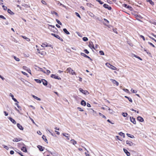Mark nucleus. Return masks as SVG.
<instances>
[{
	"label": "nucleus",
	"instance_id": "1",
	"mask_svg": "<svg viewBox=\"0 0 156 156\" xmlns=\"http://www.w3.org/2000/svg\"><path fill=\"white\" fill-rule=\"evenodd\" d=\"M66 71L69 72V73L71 74L72 75H76V73L70 67L66 69Z\"/></svg>",
	"mask_w": 156,
	"mask_h": 156
},
{
	"label": "nucleus",
	"instance_id": "2",
	"mask_svg": "<svg viewBox=\"0 0 156 156\" xmlns=\"http://www.w3.org/2000/svg\"><path fill=\"white\" fill-rule=\"evenodd\" d=\"M79 90L81 92L85 95H87L89 94L88 91L86 90H83L82 88H80Z\"/></svg>",
	"mask_w": 156,
	"mask_h": 156
},
{
	"label": "nucleus",
	"instance_id": "3",
	"mask_svg": "<svg viewBox=\"0 0 156 156\" xmlns=\"http://www.w3.org/2000/svg\"><path fill=\"white\" fill-rule=\"evenodd\" d=\"M51 35L54 36V37H55L56 38L58 39H59V40H60L61 41H63V40L62 38H60V37L59 36V35H57L56 34H53V33H52L51 34Z\"/></svg>",
	"mask_w": 156,
	"mask_h": 156
},
{
	"label": "nucleus",
	"instance_id": "4",
	"mask_svg": "<svg viewBox=\"0 0 156 156\" xmlns=\"http://www.w3.org/2000/svg\"><path fill=\"white\" fill-rule=\"evenodd\" d=\"M51 77L52 78L57 79L59 80H61V79L60 77L53 74H52L51 75Z\"/></svg>",
	"mask_w": 156,
	"mask_h": 156
},
{
	"label": "nucleus",
	"instance_id": "5",
	"mask_svg": "<svg viewBox=\"0 0 156 156\" xmlns=\"http://www.w3.org/2000/svg\"><path fill=\"white\" fill-rule=\"evenodd\" d=\"M126 144L128 145L129 146H134L135 145V144L134 143L130 141L126 140Z\"/></svg>",
	"mask_w": 156,
	"mask_h": 156
},
{
	"label": "nucleus",
	"instance_id": "6",
	"mask_svg": "<svg viewBox=\"0 0 156 156\" xmlns=\"http://www.w3.org/2000/svg\"><path fill=\"white\" fill-rule=\"evenodd\" d=\"M103 6L105 8L109 10H111L112 9L111 7L107 4H104L103 5Z\"/></svg>",
	"mask_w": 156,
	"mask_h": 156
},
{
	"label": "nucleus",
	"instance_id": "7",
	"mask_svg": "<svg viewBox=\"0 0 156 156\" xmlns=\"http://www.w3.org/2000/svg\"><path fill=\"white\" fill-rule=\"evenodd\" d=\"M88 46L91 49L92 48L95 50V48L94 46V45L93 43V42L92 41H90L89 42V44L88 45Z\"/></svg>",
	"mask_w": 156,
	"mask_h": 156
},
{
	"label": "nucleus",
	"instance_id": "8",
	"mask_svg": "<svg viewBox=\"0 0 156 156\" xmlns=\"http://www.w3.org/2000/svg\"><path fill=\"white\" fill-rule=\"evenodd\" d=\"M80 55L81 56H83L89 59L91 61H92V59L89 56L86 55L84 53L81 52L80 53Z\"/></svg>",
	"mask_w": 156,
	"mask_h": 156
},
{
	"label": "nucleus",
	"instance_id": "9",
	"mask_svg": "<svg viewBox=\"0 0 156 156\" xmlns=\"http://www.w3.org/2000/svg\"><path fill=\"white\" fill-rule=\"evenodd\" d=\"M64 136L66 137V139L68 140H69V137L70 136L69 134L67 133H63L62 134Z\"/></svg>",
	"mask_w": 156,
	"mask_h": 156
},
{
	"label": "nucleus",
	"instance_id": "10",
	"mask_svg": "<svg viewBox=\"0 0 156 156\" xmlns=\"http://www.w3.org/2000/svg\"><path fill=\"white\" fill-rule=\"evenodd\" d=\"M130 119L131 122L133 124H136V121L135 118H133V117H130Z\"/></svg>",
	"mask_w": 156,
	"mask_h": 156
},
{
	"label": "nucleus",
	"instance_id": "11",
	"mask_svg": "<svg viewBox=\"0 0 156 156\" xmlns=\"http://www.w3.org/2000/svg\"><path fill=\"white\" fill-rule=\"evenodd\" d=\"M110 80L112 82L113 84H115L117 86H118L119 85V83L117 81H116L115 80L112 79H110Z\"/></svg>",
	"mask_w": 156,
	"mask_h": 156
},
{
	"label": "nucleus",
	"instance_id": "12",
	"mask_svg": "<svg viewBox=\"0 0 156 156\" xmlns=\"http://www.w3.org/2000/svg\"><path fill=\"white\" fill-rule=\"evenodd\" d=\"M9 96L11 97L12 98V99L15 102L18 103L19 102L17 101V100L15 98H14V96L11 94L10 93L9 94Z\"/></svg>",
	"mask_w": 156,
	"mask_h": 156
},
{
	"label": "nucleus",
	"instance_id": "13",
	"mask_svg": "<svg viewBox=\"0 0 156 156\" xmlns=\"http://www.w3.org/2000/svg\"><path fill=\"white\" fill-rule=\"evenodd\" d=\"M17 126L19 129L22 130H23V127L20 124L17 123Z\"/></svg>",
	"mask_w": 156,
	"mask_h": 156
},
{
	"label": "nucleus",
	"instance_id": "14",
	"mask_svg": "<svg viewBox=\"0 0 156 156\" xmlns=\"http://www.w3.org/2000/svg\"><path fill=\"white\" fill-rule=\"evenodd\" d=\"M122 5L123 6L129 9H131L132 8V7L131 6L128 5L126 4H123Z\"/></svg>",
	"mask_w": 156,
	"mask_h": 156
},
{
	"label": "nucleus",
	"instance_id": "15",
	"mask_svg": "<svg viewBox=\"0 0 156 156\" xmlns=\"http://www.w3.org/2000/svg\"><path fill=\"white\" fill-rule=\"evenodd\" d=\"M22 140V139L21 138H14L12 140V141L14 142H17L20 141Z\"/></svg>",
	"mask_w": 156,
	"mask_h": 156
},
{
	"label": "nucleus",
	"instance_id": "16",
	"mask_svg": "<svg viewBox=\"0 0 156 156\" xmlns=\"http://www.w3.org/2000/svg\"><path fill=\"white\" fill-rule=\"evenodd\" d=\"M137 120L139 121V122H143L144 121V119H143V118H142V117H141V116H138L137 117Z\"/></svg>",
	"mask_w": 156,
	"mask_h": 156
},
{
	"label": "nucleus",
	"instance_id": "17",
	"mask_svg": "<svg viewBox=\"0 0 156 156\" xmlns=\"http://www.w3.org/2000/svg\"><path fill=\"white\" fill-rule=\"evenodd\" d=\"M8 118L14 124H16V121L11 117H9Z\"/></svg>",
	"mask_w": 156,
	"mask_h": 156
},
{
	"label": "nucleus",
	"instance_id": "18",
	"mask_svg": "<svg viewBox=\"0 0 156 156\" xmlns=\"http://www.w3.org/2000/svg\"><path fill=\"white\" fill-rule=\"evenodd\" d=\"M37 148L39 149V150L41 151H44V147H42L40 145H38L37 146Z\"/></svg>",
	"mask_w": 156,
	"mask_h": 156
},
{
	"label": "nucleus",
	"instance_id": "19",
	"mask_svg": "<svg viewBox=\"0 0 156 156\" xmlns=\"http://www.w3.org/2000/svg\"><path fill=\"white\" fill-rule=\"evenodd\" d=\"M123 151L127 156H129L130 155V153L127 150L124 148Z\"/></svg>",
	"mask_w": 156,
	"mask_h": 156
},
{
	"label": "nucleus",
	"instance_id": "20",
	"mask_svg": "<svg viewBox=\"0 0 156 156\" xmlns=\"http://www.w3.org/2000/svg\"><path fill=\"white\" fill-rule=\"evenodd\" d=\"M42 82L43 84L44 85L46 86L47 85V82L45 80L43 79H42Z\"/></svg>",
	"mask_w": 156,
	"mask_h": 156
},
{
	"label": "nucleus",
	"instance_id": "21",
	"mask_svg": "<svg viewBox=\"0 0 156 156\" xmlns=\"http://www.w3.org/2000/svg\"><path fill=\"white\" fill-rule=\"evenodd\" d=\"M38 53L43 55H44L46 54V52L44 51H38L37 54H38Z\"/></svg>",
	"mask_w": 156,
	"mask_h": 156
},
{
	"label": "nucleus",
	"instance_id": "22",
	"mask_svg": "<svg viewBox=\"0 0 156 156\" xmlns=\"http://www.w3.org/2000/svg\"><path fill=\"white\" fill-rule=\"evenodd\" d=\"M86 102L83 100L81 101V105L83 106H86Z\"/></svg>",
	"mask_w": 156,
	"mask_h": 156
},
{
	"label": "nucleus",
	"instance_id": "23",
	"mask_svg": "<svg viewBox=\"0 0 156 156\" xmlns=\"http://www.w3.org/2000/svg\"><path fill=\"white\" fill-rule=\"evenodd\" d=\"M21 150L24 152H27V149L26 147L24 146L21 149Z\"/></svg>",
	"mask_w": 156,
	"mask_h": 156
},
{
	"label": "nucleus",
	"instance_id": "24",
	"mask_svg": "<svg viewBox=\"0 0 156 156\" xmlns=\"http://www.w3.org/2000/svg\"><path fill=\"white\" fill-rule=\"evenodd\" d=\"M63 31L65 33H66L67 34H70L69 32L66 29L64 28L63 29Z\"/></svg>",
	"mask_w": 156,
	"mask_h": 156
},
{
	"label": "nucleus",
	"instance_id": "25",
	"mask_svg": "<svg viewBox=\"0 0 156 156\" xmlns=\"http://www.w3.org/2000/svg\"><path fill=\"white\" fill-rule=\"evenodd\" d=\"M48 43L46 42H45L42 44V45H41V47H42L44 48L48 46Z\"/></svg>",
	"mask_w": 156,
	"mask_h": 156
},
{
	"label": "nucleus",
	"instance_id": "26",
	"mask_svg": "<svg viewBox=\"0 0 156 156\" xmlns=\"http://www.w3.org/2000/svg\"><path fill=\"white\" fill-rule=\"evenodd\" d=\"M72 144L73 145H75V144H76V142L74 139H72L70 140Z\"/></svg>",
	"mask_w": 156,
	"mask_h": 156
},
{
	"label": "nucleus",
	"instance_id": "27",
	"mask_svg": "<svg viewBox=\"0 0 156 156\" xmlns=\"http://www.w3.org/2000/svg\"><path fill=\"white\" fill-rule=\"evenodd\" d=\"M7 12L8 13H9L11 15H12L14 14V13L11 10L9 9H8Z\"/></svg>",
	"mask_w": 156,
	"mask_h": 156
},
{
	"label": "nucleus",
	"instance_id": "28",
	"mask_svg": "<svg viewBox=\"0 0 156 156\" xmlns=\"http://www.w3.org/2000/svg\"><path fill=\"white\" fill-rule=\"evenodd\" d=\"M146 1L147 2H149L151 5H154V2L151 0H146Z\"/></svg>",
	"mask_w": 156,
	"mask_h": 156
},
{
	"label": "nucleus",
	"instance_id": "29",
	"mask_svg": "<svg viewBox=\"0 0 156 156\" xmlns=\"http://www.w3.org/2000/svg\"><path fill=\"white\" fill-rule=\"evenodd\" d=\"M42 137L43 138V140H44L45 141V142H46L47 143H48V140L46 138L45 136L44 135H43Z\"/></svg>",
	"mask_w": 156,
	"mask_h": 156
},
{
	"label": "nucleus",
	"instance_id": "30",
	"mask_svg": "<svg viewBox=\"0 0 156 156\" xmlns=\"http://www.w3.org/2000/svg\"><path fill=\"white\" fill-rule=\"evenodd\" d=\"M32 96H33V98H34V99H35L39 101L41 100V99L40 98L37 97V96H36L35 95H33Z\"/></svg>",
	"mask_w": 156,
	"mask_h": 156
},
{
	"label": "nucleus",
	"instance_id": "31",
	"mask_svg": "<svg viewBox=\"0 0 156 156\" xmlns=\"http://www.w3.org/2000/svg\"><path fill=\"white\" fill-rule=\"evenodd\" d=\"M109 68L114 70H116L117 69V68L111 65Z\"/></svg>",
	"mask_w": 156,
	"mask_h": 156
},
{
	"label": "nucleus",
	"instance_id": "32",
	"mask_svg": "<svg viewBox=\"0 0 156 156\" xmlns=\"http://www.w3.org/2000/svg\"><path fill=\"white\" fill-rule=\"evenodd\" d=\"M125 97L126 98H127L130 102H132L133 101L131 98L126 96H125Z\"/></svg>",
	"mask_w": 156,
	"mask_h": 156
},
{
	"label": "nucleus",
	"instance_id": "33",
	"mask_svg": "<svg viewBox=\"0 0 156 156\" xmlns=\"http://www.w3.org/2000/svg\"><path fill=\"white\" fill-rule=\"evenodd\" d=\"M99 115L101 116L102 118H105V119H106V116L104 115H103L102 113H101L100 112H99Z\"/></svg>",
	"mask_w": 156,
	"mask_h": 156
},
{
	"label": "nucleus",
	"instance_id": "34",
	"mask_svg": "<svg viewBox=\"0 0 156 156\" xmlns=\"http://www.w3.org/2000/svg\"><path fill=\"white\" fill-rule=\"evenodd\" d=\"M51 13L52 14H55L57 16H58V14L56 12L54 11H51Z\"/></svg>",
	"mask_w": 156,
	"mask_h": 156
},
{
	"label": "nucleus",
	"instance_id": "35",
	"mask_svg": "<svg viewBox=\"0 0 156 156\" xmlns=\"http://www.w3.org/2000/svg\"><path fill=\"white\" fill-rule=\"evenodd\" d=\"M126 135H127V136H128L131 138H134V136H133V135H131L129 133H127Z\"/></svg>",
	"mask_w": 156,
	"mask_h": 156
},
{
	"label": "nucleus",
	"instance_id": "36",
	"mask_svg": "<svg viewBox=\"0 0 156 156\" xmlns=\"http://www.w3.org/2000/svg\"><path fill=\"white\" fill-rule=\"evenodd\" d=\"M87 5L90 7H91V8H92L93 7V6H94V5H92V4H91V3H87Z\"/></svg>",
	"mask_w": 156,
	"mask_h": 156
},
{
	"label": "nucleus",
	"instance_id": "37",
	"mask_svg": "<svg viewBox=\"0 0 156 156\" xmlns=\"http://www.w3.org/2000/svg\"><path fill=\"white\" fill-rule=\"evenodd\" d=\"M13 57L14 59L17 61L19 62L20 61V59L19 58L16 57V56H13Z\"/></svg>",
	"mask_w": 156,
	"mask_h": 156
},
{
	"label": "nucleus",
	"instance_id": "38",
	"mask_svg": "<svg viewBox=\"0 0 156 156\" xmlns=\"http://www.w3.org/2000/svg\"><path fill=\"white\" fill-rule=\"evenodd\" d=\"M34 80L37 83H41V81L40 80L35 79Z\"/></svg>",
	"mask_w": 156,
	"mask_h": 156
},
{
	"label": "nucleus",
	"instance_id": "39",
	"mask_svg": "<svg viewBox=\"0 0 156 156\" xmlns=\"http://www.w3.org/2000/svg\"><path fill=\"white\" fill-rule=\"evenodd\" d=\"M122 115L123 117H126L127 115L128 114L127 113L123 112L122 113Z\"/></svg>",
	"mask_w": 156,
	"mask_h": 156
},
{
	"label": "nucleus",
	"instance_id": "40",
	"mask_svg": "<svg viewBox=\"0 0 156 156\" xmlns=\"http://www.w3.org/2000/svg\"><path fill=\"white\" fill-rule=\"evenodd\" d=\"M22 37L24 39H25L27 41H30V39L27 37L25 36H22Z\"/></svg>",
	"mask_w": 156,
	"mask_h": 156
},
{
	"label": "nucleus",
	"instance_id": "41",
	"mask_svg": "<svg viewBox=\"0 0 156 156\" xmlns=\"http://www.w3.org/2000/svg\"><path fill=\"white\" fill-rule=\"evenodd\" d=\"M49 26L53 28L55 30H56V32H57L58 31V30H57V28H56L54 26L49 25Z\"/></svg>",
	"mask_w": 156,
	"mask_h": 156
},
{
	"label": "nucleus",
	"instance_id": "42",
	"mask_svg": "<svg viewBox=\"0 0 156 156\" xmlns=\"http://www.w3.org/2000/svg\"><path fill=\"white\" fill-rule=\"evenodd\" d=\"M83 40L84 41H88V39L87 37H84L83 38Z\"/></svg>",
	"mask_w": 156,
	"mask_h": 156
},
{
	"label": "nucleus",
	"instance_id": "43",
	"mask_svg": "<svg viewBox=\"0 0 156 156\" xmlns=\"http://www.w3.org/2000/svg\"><path fill=\"white\" fill-rule=\"evenodd\" d=\"M123 90L126 92L129 93V90L126 89H123Z\"/></svg>",
	"mask_w": 156,
	"mask_h": 156
},
{
	"label": "nucleus",
	"instance_id": "44",
	"mask_svg": "<svg viewBox=\"0 0 156 156\" xmlns=\"http://www.w3.org/2000/svg\"><path fill=\"white\" fill-rule=\"evenodd\" d=\"M48 152L52 155H54V156H55V155L56 154V153L55 152H51L50 151H48Z\"/></svg>",
	"mask_w": 156,
	"mask_h": 156
},
{
	"label": "nucleus",
	"instance_id": "45",
	"mask_svg": "<svg viewBox=\"0 0 156 156\" xmlns=\"http://www.w3.org/2000/svg\"><path fill=\"white\" fill-rule=\"evenodd\" d=\"M83 51L87 54H88L89 53V51L87 49H84L83 50Z\"/></svg>",
	"mask_w": 156,
	"mask_h": 156
},
{
	"label": "nucleus",
	"instance_id": "46",
	"mask_svg": "<svg viewBox=\"0 0 156 156\" xmlns=\"http://www.w3.org/2000/svg\"><path fill=\"white\" fill-rule=\"evenodd\" d=\"M99 53L101 55H104V52L102 51H99Z\"/></svg>",
	"mask_w": 156,
	"mask_h": 156
},
{
	"label": "nucleus",
	"instance_id": "47",
	"mask_svg": "<svg viewBox=\"0 0 156 156\" xmlns=\"http://www.w3.org/2000/svg\"><path fill=\"white\" fill-rule=\"evenodd\" d=\"M56 21L57 22L58 24H59V25H62V23L59 21V20H57V19H56Z\"/></svg>",
	"mask_w": 156,
	"mask_h": 156
},
{
	"label": "nucleus",
	"instance_id": "48",
	"mask_svg": "<svg viewBox=\"0 0 156 156\" xmlns=\"http://www.w3.org/2000/svg\"><path fill=\"white\" fill-rule=\"evenodd\" d=\"M2 7L4 10H7V7L6 6H5L4 5H3L2 6Z\"/></svg>",
	"mask_w": 156,
	"mask_h": 156
},
{
	"label": "nucleus",
	"instance_id": "49",
	"mask_svg": "<svg viewBox=\"0 0 156 156\" xmlns=\"http://www.w3.org/2000/svg\"><path fill=\"white\" fill-rule=\"evenodd\" d=\"M75 14L76 15L78 16V17H79V18H81L80 17V14L77 12H75Z\"/></svg>",
	"mask_w": 156,
	"mask_h": 156
},
{
	"label": "nucleus",
	"instance_id": "50",
	"mask_svg": "<svg viewBox=\"0 0 156 156\" xmlns=\"http://www.w3.org/2000/svg\"><path fill=\"white\" fill-rule=\"evenodd\" d=\"M131 91L133 93H135L137 92V91L135 90H133L132 89H131Z\"/></svg>",
	"mask_w": 156,
	"mask_h": 156
},
{
	"label": "nucleus",
	"instance_id": "51",
	"mask_svg": "<svg viewBox=\"0 0 156 156\" xmlns=\"http://www.w3.org/2000/svg\"><path fill=\"white\" fill-rule=\"evenodd\" d=\"M15 105H16L19 109L21 108V107L19 105L18 103H15Z\"/></svg>",
	"mask_w": 156,
	"mask_h": 156
},
{
	"label": "nucleus",
	"instance_id": "52",
	"mask_svg": "<svg viewBox=\"0 0 156 156\" xmlns=\"http://www.w3.org/2000/svg\"><path fill=\"white\" fill-rule=\"evenodd\" d=\"M3 147L4 148H5L7 150H9V148L6 146H5V145H3Z\"/></svg>",
	"mask_w": 156,
	"mask_h": 156
},
{
	"label": "nucleus",
	"instance_id": "53",
	"mask_svg": "<svg viewBox=\"0 0 156 156\" xmlns=\"http://www.w3.org/2000/svg\"><path fill=\"white\" fill-rule=\"evenodd\" d=\"M148 43L150 45H151V46H152L154 48L155 47V46H154V45L152 43L149 42H148Z\"/></svg>",
	"mask_w": 156,
	"mask_h": 156
},
{
	"label": "nucleus",
	"instance_id": "54",
	"mask_svg": "<svg viewBox=\"0 0 156 156\" xmlns=\"http://www.w3.org/2000/svg\"><path fill=\"white\" fill-rule=\"evenodd\" d=\"M0 18H2L3 20H5L6 18L3 16L1 15L0 16Z\"/></svg>",
	"mask_w": 156,
	"mask_h": 156
},
{
	"label": "nucleus",
	"instance_id": "55",
	"mask_svg": "<svg viewBox=\"0 0 156 156\" xmlns=\"http://www.w3.org/2000/svg\"><path fill=\"white\" fill-rule=\"evenodd\" d=\"M106 65L109 68H110L111 65L108 63H106Z\"/></svg>",
	"mask_w": 156,
	"mask_h": 156
},
{
	"label": "nucleus",
	"instance_id": "56",
	"mask_svg": "<svg viewBox=\"0 0 156 156\" xmlns=\"http://www.w3.org/2000/svg\"><path fill=\"white\" fill-rule=\"evenodd\" d=\"M18 144H19L20 146H21L23 145L24 146H25V144L22 142L21 143H18Z\"/></svg>",
	"mask_w": 156,
	"mask_h": 156
},
{
	"label": "nucleus",
	"instance_id": "57",
	"mask_svg": "<svg viewBox=\"0 0 156 156\" xmlns=\"http://www.w3.org/2000/svg\"><path fill=\"white\" fill-rule=\"evenodd\" d=\"M77 109L80 111L83 112V110L80 108L78 107Z\"/></svg>",
	"mask_w": 156,
	"mask_h": 156
},
{
	"label": "nucleus",
	"instance_id": "58",
	"mask_svg": "<svg viewBox=\"0 0 156 156\" xmlns=\"http://www.w3.org/2000/svg\"><path fill=\"white\" fill-rule=\"evenodd\" d=\"M140 37L141 38H142L144 41H145V38H144V37L142 35H140Z\"/></svg>",
	"mask_w": 156,
	"mask_h": 156
},
{
	"label": "nucleus",
	"instance_id": "59",
	"mask_svg": "<svg viewBox=\"0 0 156 156\" xmlns=\"http://www.w3.org/2000/svg\"><path fill=\"white\" fill-rule=\"evenodd\" d=\"M29 118L30 119V120L32 121V122H33V123L34 124H36V123H35V122H34V120H33V119H32L30 117H29Z\"/></svg>",
	"mask_w": 156,
	"mask_h": 156
},
{
	"label": "nucleus",
	"instance_id": "60",
	"mask_svg": "<svg viewBox=\"0 0 156 156\" xmlns=\"http://www.w3.org/2000/svg\"><path fill=\"white\" fill-rule=\"evenodd\" d=\"M130 110H131V111H134V112H137V113H139V111H136V110H134V109H133V108L131 109H130Z\"/></svg>",
	"mask_w": 156,
	"mask_h": 156
},
{
	"label": "nucleus",
	"instance_id": "61",
	"mask_svg": "<svg viewBox=\"0 0 156 156\" xmlns=\"http://www.w3.org/2000/svg\"><path fill=\"white\" fill-rule=\"evenodd\" d=\"M100 4H103L104 3V2L101 1V0H99L98 2Z\"/></svg>",
	"mask_w": 156,
	"mask_h": 156
},
{
	"label": "nucleus",
	"instance_id": "62",
	"mask_svg": "<svg viewBox=\"0 0 156 156\" xmlns=\"http://www.w3.org/2000/svg\"><path fill=\"white\" fill-rule=\"evenodd\" d=\"M119 134L120 136H123V133L122 132H120L119 133Z\"/></svg>",
	"mask_w": 156,
	"mask_h": 156
},
{
	"label": "nucleus",
	"instance_id": "63",
	"mask_svg": "<svg viewBox=\"0 0 156 156\" xmlns=\"http://www.w3.org/2000/svg\"><path fill=\"white\" fill-rule=\"evenodd\" d=\"M42 3L43 4H45V5H46V2L44 1L43 0H42L41 1Z\"/></svg>",
	"mask_w": 156,
	"mask_h": 156
},
{
	"label": "nucleus",
	"instance_id": "64",
	"mask_svg": "<svg viewBox=\"0 0 156 156\" xmlns=\"http://www.w3.org/2000/svg\"><path fill=\"white\" fill-rule=\"evenodd\" d=\"M10 153L11 154H13L14 153V151H10Z\"/></svg>",
	"mask_w": 156,
	"mask_h": 156
}]
</instances>
